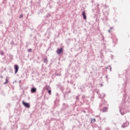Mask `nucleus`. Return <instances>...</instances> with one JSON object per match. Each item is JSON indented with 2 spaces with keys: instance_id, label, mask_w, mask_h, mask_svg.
Instances as JSON below:
<instances>
[{
  "instance_id": "nucleus-22",
  "label": "nucleus",
  "mask_w": 130,
  "mask_h": 130,
  "mask_svg": "<svg viewBox=\"0 0 130 130\" xmlns=\"http://www.w3.org/2000/svg\"><path fill=\"white\" fill-rule=\"evenodd\" d=\"M50 14H47V15H46V17H50Z\"/></svg>"
},
{
  "instance_id": "nucleus-8",
  "label": "nucleus",
  "mask_w": 130,
  "mask_h": 130,
  "mask_svg": "<svg viewBox=\"0 0 130 130\" xmlns=\"http://www.w3.org/2000/svg\"><path fill=\"white\" fill-rule=\"evenodd\" d=\"M129 125V122H125L124 123H123L122 125H121V127L122 128H125V127H127Z\"/></svg>"
},
{
  "instance_id": "nucleus-23",
  "label": "nucleus",
  "mask_w": 130,
  "mask_h": 130,
  "mask_svg": "<svg viewBox=\"0 0 130 130\" xmlns=\"http://www.w3.org/2000/svg\"><path fill=\"white\" fill-rule=\"evenodd\" d=\"M23 14H21L19 16V18H22V17H23Z\"/></svg>"
},
{
  "instance_id": "nucleus-36",
  "label": "nucleus",
  "mask_w": 130,
  "mask_h": 130,
  "mask_svg": "<svg viewBox=\"0 0 130 130\" xmlns=\"http://www.w3.org/2000/svg\"><path fill=\"white\" fill-rule=\"evenodd\" d=\"M57 49H63L62 48H57Z\"/></svg>"
},
{
  "instance_id": "nucleus-7",
  "label": "nucleus",
  "mask_w": 130,
  "mask_h": 130,
  "mask_svg": "<svg viewBox=\"0 0 130 130\" xmlns=\"http://www.w3.org/2000/svg\"><path fill=\"white\" fill-rule=\"evenodd\" d=\"M63 52V49H57L56 50V53L60 55V54H62Z\"/></svg>"
},
{
  "instance_id": "nucleus-14",
  "label": "nucleus",
  "mask_w": 130,
  "mask_h": 130,
  "mask_svg": "<svg viewBox=\"0 0 130 130\" xmlns=\"http://www.w3.org/2000/svg\"><path fill=\"white\" fill-rule=\"evenodd\" d=\"M80 96V94H78V95L76 96V102H78L79 101V96Z\"/></svg>"
},
{
  "instance_id": "nucleus-18",
  "label": "nucleus",
  "mask_w": 130,
  "mask_h": 130,
  "mask_svg": "<svg viewBox=\"0 0 130 130\" xmlns=\"http://www.w3.org/2000/svg\"><path fill=\"white\" fill-rule=\"evenodd\" d=\"M0 54H1V55H4L5 53L3 51H0Z\"/></svg>"
},
{
  "instance_id": "nucleus-34",
  "label": "nucleus",
  "mask_w": 130,
  "mask_h": 130,
  "mask_svg": "<svg viewBox=\"0 0 130 130\" xmlns=\"http://www.w3.org/2000/svg\"><path fill=\"white\" fill-rule=\"evenodd\" d=\"M108 32L109 33H110V32H111V30H110V29H109V30L108 31Z\"/></svg>"
},
{
  "instance_id": "nucleus-1",
  "label": "nucleus",
  "mask_w": 130,
  "mask_h": 130,
  "mask_svg": "<svg viewBox=\"0 0 130 130\" xmlns=\"http://www.w3.org/2000/svg\"><path fill=\"white\" fill-rule=\"evenodd\" d=\"M119 112L121 115H124L127 112H130V106H126L125 101L121 103V106L119 107Z\"/></svg>"
},
{
  "instance_id": "nucleus-40",
  "label": "nucleus",
  "mask_w": 130,
  "mask_h": 130,
  "mask_svg": "<svg viewBox=\"0 0 130 130\" xmlns=\"http://www.w3.org/2000/svg\"><path fill=\"white\" fill-rule=\"evenodd\" d=\"M99 119H100V120H101V118L99 117Z\"/></svg>"
},
{
  "instance_id": "nucleus-11",
  "label": "nucleus",
  "mask_w": 130,
  "mask_h": 130,
  "mask_svg": "<svg viewBox=\"0 0 130 130\" xmlns=\"http://www.w3.org/2000/svg\"><path fill=\"white\" fill-rule=\"evenodd\" d=\"M102 51L101 50V51L100 52V53H101L100 57L102 59V62H103L104 57V54H103V53H102Z\"/></svg>"
},
{
  "instance_id": "nucleus-41",
  "label": "nucleus",
  "mask_w": 130,
  "mask_h": 130,
  "mask_svg": "<svg viewBox=\"0 0 130 130\" xmlns=\"http://www.w3.org/2000/svg\"><path fill=\"white\" fill-rule=\"evenodd\" d=\"M83 112H84V113H86V112H85V111H83Z\"/></svg>"
},
{
  "instance_id": "nucleus-46",
  "label": "nucleus",
  "mask_w": 130,
  "mask_h": 130,
  "mask_svg": "<svg viewBox=\"0 0 130 130\" xmlns=\"http://www.w3.org/2000/svg\"><path fill=\"white\" fill-rule=\"evenodd\" d=\"M29 49H31L30 48H29Z\"/></svg>"
},
{
  "instance_id": "nucleus-17",
  "label": "nucleus",
  "mask_w": 130,
  "mask_h": 130,
  "mask_svg": "<svg viewBox=\"0 0 130 130\" xmlns=\"http://www.w3.org/2000/svg\"><path fill=\"white\" fill-rule=\"evenodd\" d=\"M48 91V93L49 94V95H51L52 94H51V90L50 89L49 90H47Z\"/></svg>"
},
{
  "instance_id": "nucleus-26",
  "label": "nucleus",
  "mask_w": 130,
  "mask_h": 130,
  "mask_svg": "<svg viewBox=\"0 0 130 130\" xmlns=\"http://www.w3.org/2000/svg\"><path fill=\"white\" fill-rule=\"evenodd\" d=\"M89 88L92 87V84L91 83L89 84V86H88Z\"/></svg>"
},
{
  "instance_id": "nucleus-45",
  "label": "nucleus",
  "mask_w": 130,
  "mask_h": 130,
  "mask_svg": "<svg viewBox=\"0 0 130 130\" xmlns=\"http://www.w3.org/2000/svg\"><path fill=\"white\" fill-rule=\"evenodd\" d=\"M113 57H112V59H113Z\"/></svg>"
},
{
  "instance_id": "nucleus-5",
  "label": "nucleus",
  "mask_w": 130,
  "mask_h": 130,
  "mask_svg": "<svg viewBox=\"0 0 130 130\" xmlns=\"http://www.w3.org/2000/svg\"><path fill=\"white\" fill-rule=\"evenodd\" d=\"M56 86L58 88H59L60 90H63V86L62 85L61 83H59L57 84H56Z\"/></svg>"
},
{
  "instance_id": "nucleus-6",
  "label": "nucleus",
  "mask_w": 130,
  "mask_h": 130,
  "mask_svg": "<svg viewBox=\"0 0 130 130\" xmlns=\"http://www.w3.org/2000/svg\"><path fill=\"white\" fill-rule=\"evenodd\" d=\"M14 68L15 70V72L14 74H17L19 71V66L17 64H14Z\"/></svg>"
},
{
  "instance_id": "nucleus-28",
  "label": "nucleus",
  "mask_w": 130,
  "mask_h": 130,
  "mask_svg": "<svg viewBox=\"0 0 130 130\" xmlns=\"http://www.w3.org/2000/svg\"><path fill=\"white\" fill-rule=\"evenodd\" d=\"M9 57H10V58H12L13 55H9Z\"/></svg>"
},
{
  "instance_id": "nucleus-43",
  "label": "nucleus",
  "mask_w": 130,
  "mask_h": 130,
  "mask_svg": "<svg viewBox=\"0 0 130 130\" xmlns=\"http://www.w3.org/2000/svg\"><path fill=\"white\" fill-rule=\"evenodd\" d=\"M106 69H109V68H108V67H107Z\"/></svg>"
},
{
  "instance_id": "nucleus-13",
  "label": "nucleus",
  "mask_w": 130,
  "mask_h": 130,
  "mask_svg": "<svg viewBox=\"0 0 130 130\" xmlns=\"http://www.w3.org/2000/svg\"><path fill=\"white\" fill-rule=\"evenodd\" d=\"M100 98L101 99H104L106 96V94L105 93H101L100 94Z\"/></svg>"
},
{
  "instance_id": "nucleus-38",
  "label": "nucleus",
  "mask_w": 130,
  "mask_h": 130,
  "mask_svg": "<svg viewBox=\"0 0 130 130\" xmlns=\"http://www.w3.org/2000/svg\"><path fill=\"white\" fill-rule=\"evenodd\" d=\"M59 3H60V2H57V3L58 4H59Z\"/></svg>"
},
{
  "instance_id": "nucleus-16",
  "label": "nucleus",
  "mask_w": 130,
  "mask_h": 130,
  "mask_svg": "<svg viewBox=\"0 0 130 130\" xmlns=\"http://www.w3.org/2000/svg\"><path fill=\"white\" fill-rule=\"evenodd\" d=\"M43 62L45 63H47V62H48L47 57H46L45 59H43Z\"/></svg>"
},
{
  "instance_id": "nucleus-15",
  "label": "nucleus",
  "mask_w": 130,
  "mask_h": 130,
  "mask_svg": "<svg viewBox=\"0 0 130 130\" xmlns=\"http://www.w3.org/2000/svg\"><path fill=\"white\" fill-rule=\"evenodd\" d=\"M96 121L95 118L91 119V123H93Z\"/></svg>"
},
{
  "instance_id": "nucleus-32",
  "label": "nucleus",
  "mask_w": 130,
  "mask_h": 130,
  "mask_svg": "<svg viewBox=\"0 0 130 130\" xmlns=\"http://www.w3.org/2000/svg\"><path fill=\"white\" fill-rule=\"evenodd\" d=\"M55 96H58V93H56Z\"/></svg>"
},
{
  "instance_id": "nucleus-3",
  "label": "nucleus",
  "mask_w": 130,
  "mask_h": 130,
  "mask_svg": "<svg viewBox=\"0 0 130 130\" xmlns=\"http://www.w3.org/2000/svg\"><path fill=\"white\" fill-rule=\"evenodd\" d=\"M22 105L26 108L27 109H29L30 107V104L29 103H27L25 101H22Z\"/></svg>"
},
{
  "instance_id": "nucleus-30",
  "label": "nucleus",
  "mask_w": 130,
  "mask_h": 130,
  "mask_svg": "<svg viewBox=\"0 0 130 130\" xmlns=\"http://www.w3.org/2000/svg\"><path fill=\"white\" fill-rule=\"evenodd\" d=\"M100 85L101 87H103V84H100Z\"/></svg>"
},
{
  "instance_id": "nucleus-9",
  "label": "nucleus",
  "mask_w": 130,
  "mask_h": 130,
  "mask_svg": "<svg viewBox=\"0 0 130 130\" xmlns=\"http://www.w3.org/2000/svg\"><path fill=\"white\" fill-rule=\"evenodd\" d=\"M108 110V108L107 107H104L102 110L103 113H106Z\"/></svg>"
},
{
  "instance_id": "nucleus-25",
  "label": "nucleus",
  "mask_w": 130,
  "mask_h": 130,
  "mask_svg": "<svg viewBox=\"0 0 130 130\" xmlns=\"http://www.w3.org/2000/svg\"><path fill=\"white\" fill-rule=\"evenodd\" d=\"M55 75L56 76H60V75L59 74H57V73H56Z\"/></svg>"
},
{
  "instance_id": "nucleus-33",
  "label": "nucleus",
  "mask_w": 130,
  "mask_h": 130,
  "mask_svg": "<svg viewBox=\"0 0 130 130\" xmlns=\"http://www.w3.org/2000/svg\"><path fill=\"white\" fill-rule=\"evenodd\" d=\"M102 106V104H100L99 107H101Z\"/></svg>"
},
{
  "instance_id": "nucleus-10",
  "label": "nucleus",
  "mask_w": 130,
  "mask_h": 130,
  "mask_svg": "<svg viewBox=\"0 0 130 130\" xmlns=\"http://www.w3.org/2000/svg\"><path fill=\"white\" fill-rule=\"evenodd\" d=\"M82 15L83 16V19L84 20L86 19L87 17H86V15L85 11L82 12Z\"/></svg>"
},
{
  "instance_id": "nucleus-31",
  "label": "nucleus",
  "mask_w": 130,
  "mask_h": 130,
  "mask_svg": "<svg viewBox=\"0 0 130 130\" xmlns=\"http://www.w3.org/2000/svg\"><path fill=\"white\" fill-rule=\"evenodd\" d=\"M105 78H106V79H107L108 78V75H106Z\"/></svg>"
},
{
  "instance_id": "nucleus-39",
  "label": "nucleus",
  "mask_w": 130,
  "mask_h": 130,
  "mask_svg": "<svg viewBox=\"0 0 130 130\" xmlns=\"http://www.w3.org/2000/svg\"><path fill=\"white\" fill-rule=\"evenodd\" d=\"M8 106H11L10 104H8Z\"/></svg>"
},
{
  "instance_id": "nucleus-35",
  "label": "nucleus",
  "mask_w": 130,
  "mask_h": 130,
  "mask_svg": "<svg viewBox=\"0 0 130 130\" xmlns=\"http://www.w3.org/2000/svg\"><path fill=\"white\" fill-rule=\"evenodd\" d=\"M8 83H7V82H4V84H7Z\"/></svg>"
},
{
  "instance_id": "nucleus-37",
  "label": "nucleus",
  "mask_w": 130,
  "mask_h": 130,
  "mask_svg": "<svg viewBox=\"0 0 130 130\" xmlns=\"http://www.w3.org/2000/svg\"><path fill=\"white\" fill-rule=\"evenodd\" d=\"M1 77V79L3 78V76H1V77Z\"/></svg>"
},
{
  "instance_id": "nucleus-24",
  "label": "nucleus",
  "mask_w": 130,
  "mask_h": 130,
  "mask_svg": "<svg viewBox=\"0 0 130 130\" xmlns=\"http://www.w3.org/2000/svg\"><path fill=\"white\" fill-rule=\"evenodd\" d=\"M108 67L110 68V72H111V71H112V67H111V66H109Z\"/></svg>"
},
{
  "instance_id": "nucleus-19",
  "label": "nucleus",
  "mask_w": 130,
  "mask_h": 130,
  "mask_svg": "<svg viewBox=\"0 0 130 130\" xmlns=\"http://www.w3.org/2000/svg\"><path fill=\"white\" fill-rule=\"evenodd\" d=\"M32 49H28L27 50V52H32Z\"/></svg>"
},
{
  "instance_id": "nucleus-44",
  "label": "nucleus",
  "mask_w": 130,
  "mask_h": 130,
  "mask_svg": "<svg viewBox=\"0 0 130 130\" xmlns=\"http://www.w3.org/2000/svg\"><path fill=\"white\" fill-rule=\"evenodd\" d=\"M110 29H112V27H110Z\"/></svg>"
},
{
  "instance_id": "nucleus-4",
  "label": "nucleus",
  "mask_w": 130,
  "mask_h": 130,
  "mask_svg": "<svg viewBox=\"0 0 130 130\" xmlns=\"http://www.w3.org/2000/svg\"><path fill=\"white\" fill-rule=\"evenodd\" d=\"M37 88L35 87H31L30 90V93L31 94H34L37 92Z\"/></svg>"
},
{
  "instance_id": "nucleus-2",
  "label": "nucleus",
  "mask_w": 130,
  "mask_h": 130,
  "mask_svg": "<svg viewBox=\"0 0 130 130\" xmlns=\"http://www.w3.org/2000/svg\"><path fill=\"white\" fill-rule=\"evenodd\" d=\"M69 105L68 104H66V103H63L62 105V108L60 109V111L61 112H63L65 110H67L69 109Z\"/></svg>"
},
{
  "instance_id": "nucleus-20",
  "label": "nucleus",
  "mask_w": 130,
  "mask_h": 130,
  "mask_svg": "<svg viewBox=\"0 0 130 130\" xmlns=\"http://www.w3.org/2000/svg\"><path fill=\"white\" fill-rule=\"evenodd\" d=\"M85 98V95H82V100H83V103H84V99Z\"/></svg>"
},
{
  "instance_id": "nucleus-12",
  "label": "nucleus",
  "mask_w": 130,
  "mask_h": 130,
  "mask_svg": "<svg viewBox=\"0 0 130 130\" xmlns=\"http://www.w3.org/2000/svg\"><path fill=\"white\" fill-rule=\"evenodd\" d=\"M45 89L47 90L48 91L49 90L51 89V87H50V86L46 85L45 87Z\"/></svg>"
},
{
  "instance_id": "nucleus-21",
  "label": "nucleus",
  "mask_w": 130,
  "mask_h": 130,
  "mask_svg": "<svg viewBox=\"0 0 130 130\" xmlns=\"http://www.w3.org/2000/svg\"><path fill=\"white\" fill-rule=\"evenodd\" d=\"M5 82H6V83H7L9 82V80H8V78L6 79V81Z\"/></svg>"
},
{
  "instance_id": "nucleus-29",
  "label": "nucleus",
  "mask_w": 130,
  "mask_h": 130,
  "mask_svg": "<svg viewBox=\"0 0 130 130\" xmlns=\"http://www.w3.org/2000/svg\"><path fill=\"white\" fill-rule=\"evenodd\" d=\"M105 130H110V129L109 127H107Z\"/></svg>"
},
{
  "instance_id": "nucleus-27",
  "label": "nucleus",
  "mask_w": 130,
  "mask_h": 130,
  "mask_svg": "<svg viewBox=\"0 0 130 130\" xmlns=\"http://www.w3.org/2000/svg\"><path fill=\"white\" fill-rule=\"evenodd\" d=\"M107 8H108V6L106 5H105V9H107Z\"/></svg>"
},
{
  "instance_id": "nucleus-42",
  "label": "nucleus",
  "mask_w": 130,
  "mask_h": 130,
  "mask_svg": "<svg viewBox=\"0 0 130 130\" xmlns=\"http://www.w3.org/2000/svg\"><path fill=\"white\" fill-rule=\"evenodd\" d=\"M19 82H21V80H20V81H19Z\"/></svg>"
}]
</instances>
